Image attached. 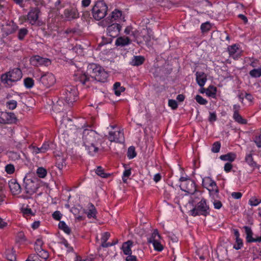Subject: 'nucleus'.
Masks as SVG:
<instances>
[{
    "instance_id": "f257e3e1",
    "label": "nucleus",
    "mask_w": 261,
    "mask_h": 261,
    "mask_svg": "<svg viewBox=\"0 0 261 261\" xmlns=\"http://www.w3.org/2000/svg\"><path fill=\"white\" fill-rule=\"evenodd\" d=\"M75 75L76 80L85 84L88 81L105 82L108 77V73L100 66L92 64L88 66L87 74L77 73Z\"/></svg>"
},
{
    "instance_id": "f03ea898",
    "label": "nucleus",
    "mask_w": 261,
    "mask_h": 261,
    "mask_svg": "<svg viewBox=\"0 0 261 261\" xmlns=\"http://www.w3.org/2000/svg\"><path fill=\"white\" fill-rule=\"evenodd\" d=\"M22 74L19 68H16L3 74L1 76V81L6 86L11 87L13 83L19 81Z\"/></svg>"
},
{
    "instance_id": "7ed1b4c3",
    "label": "nucleus",
    "mask_w": 261,
    "mask_h": 261,
    "mask_svg": "<svg viewBox=\"0 0 261 261\" xmlns=\"http://www.w3.org/2000/svg\"><path fill=\"white\" fill-rule=\"evenodd\" d=\"M108 6L103 1L97 2L92 9L93 18L96 20L103 18L107 12Z\"/></svg>"
},
{
    "instance_id": "20e7f679",
    "label": "nucleus",
    "mask_w": 261,
    "mask_h": 261,
    "mask_svg": "<svg viewBox=\"0 0 261 261\" xmlns=\"http://www.w3.org/2000/svg\"><path fill=\"white\" fill-rule=\"evenodd\" d=\"M23 185L26 193L30 195L35 193L39 188L37 179L33 178L28 175L25 176L23 179Z\"/></svg>"
},
{
    "instance_id": "39448f33",
    "label": "nucleus",
    "mask_w": 261,
    "mask_h": 261,
    "mask_svg": "<svg viewBox=\"0 0 261 261\" xmlns=\"http://www.w3.org/2000/svg\"><path fill=\"white\" fill-rule=\"evenodd\" d=\"M83 140L85 146L97 144L98 137L95 132L85 129L83 132Z\"/></svg>"
},
{
    "instance_id": "423d86ee",
    "label": "nucleus",
    "mask_w": 261,
    "mask_h": 261,
    "mask_svg": "<svg viewBox=\"0 0 261 261\" xmlns=\"http://www.w3.org/2000/svg\"><path fill=\"white\" fill-rule=\"evenodd\" d=\"M209 207L206 204V200L202 199L199 201L195 207L191 211V214L193 216L198 215L206 216L209 214Z\"/></svg>"
},
{
    "instance_id": "0eeeda50",
    "label": "nucleus",
    "mask_w": 261,
    "mask_h": 261,
    "mask_svg": "<svg viewBox=\"0 0 261 261\" xmlns=\"http://www.w3.org/2000/svg\"><path fill=\"white\" fill-rule=\"evenodd\" d=\"M202 186L209 191L211 196L218 195L219 189L216 183L210 177H205L202 179Z\"/></svg>"
},
{
    "instance_id": "6e6552de",
    "label": "nucleus",
    "mask_w": 261,
    "mask_h": 261,
    "mask_svg": "<svg viewBox=\"0 0 261 261\" xmlns=\"http://www.w3.org/2000/svg\"><path fill=\"white\" fill-rule=\"evenodd\" d=\"M76 96V89L74 87H68L64 94L63 99L67 105L70 106L75 101Z\"/></svg>"
},
{
    "instance_id": "1a4fd4ad",
    "label": "nucleus",
    "mask_w": 261,
    "mask_h": 261,
    "mask_svg": "<svg viewBox=\"0 0 261 261\" xmlns=\"http://www.w3.org/2000/svg\"><path fill=\"white\" fill-rule=\"evenodd\" d=\"M38 80L45 87L48 88L53 86L56 82L54 75L49 72L42 75Z\"/></svg>"
},
{
    "instance_id": "9d476101",
    "label": "nucleus",
    "mask_w": 261,
    "mask_h": 261,
    "mask_svg": "<svg viewBox=\"0 0 261 261\" xmlns=\"http://www.w3.org/2000/svg\"><path fill=\"white\" fill-rule=\"evenodd\" d=\"M161 238L157 230H154L152 233L151 236L148 239V242L152 243L154 249L158 251H161L163 249V247L161 245L159 240Z\"/></svg>"
},
{
    "instance_id": "9b49d317",
    "label": "nucleus",
    "mask_w": 261,
    "mask_h": 261,
    "mask_svg": "<svg viewBox=\"0 0 261 261\" xmlns=\"http://www.w3.org/2000/svg\"><path fill=\"white\" fill-rule=\"evenodd\" d=\"M108 139L111 142L116 143H123L124 141V135L121 130L109 132Z\"/></svg>"
},
{
    "instance_id": "f8f14e48",
    "label": "nucleus",
    "mask_w": 261,
    "mask_h": 261,
    "mask_svg": "<svg viewBox=\"0 0 261 261\" xmlns=\"http://www.w3.org/2000/svg\"><path fill=\"white\" fill-rule=\"evenodd\" d=\"M180 187L181 190L190 194H194L196 191L195 184L191 179H189L185 182L181 183Z\"/></svg>"
},
{
    "instance_id": "ddd939ff",
    "label": "nucleus",
    "mask_w": 261,
    "mask_h": 261,
    "mask_svg": "<svg viewBox=\"0 0 261 261\" xmlns=\"http://www.w3.org/2000/svg\"><path fill=\"white\" fill-rule=\"evenodd\" d=\"M40 13L38 8H33L31 9L27 15V20L32 25H35L38 20Z\"/></svg>"
},
{
    "instance_id": "4468645a",
    "label": "nucleus",
    "mask_w": 261,
    "mask_h": 261,
    "mask_svg": "<svg viewBox=\"0 0 261 261\" xmlns=\"http://www.w3.org/2000/svg\"><path fill=\"white\" fill-rule=\"evenodd\" d=\"M31 64L35 66L44 65L46 66L50 64V61L47 58H42L39 56H34L30 59Z\"/></svg>"
},
{
    "instance_id": "2eb2a0df",
    "label": "nucleus",
    "mask_w": 261,
    "mask_h": 261,
    "mask_svg": "<svg viewBox=\"0 0 261 261\" xmlns=\"http://www.w3.org/2000/svg\"><path fill=\"white\" fill-rule=\"evenodd\" d=\"M121 28L119 24L113 23L108 26L107 33L109 36L115 38L119 35Z\"/></svg>"
},
{
    "instance_id": "dca6fc26",
    "label": "nucleus",
    "mask_w": 261,
    "mask_h": 261,
    "mask_svg": "<svg viewBox=\"0 0 261 261\" xmlns=\"http://www.w3.org/2000/svg\"><path fill=\"white\" fill-rule=\"evenodd\" d=\"M64 17L67 20H70L79 17L77 10L74 8L66 9L64 11Z\"/></svg>"
},
{
    "instance_id": "f3484780",
    "label": "nucleus",
    "mask_w": 261,
    "mask_h": 261,
    "mask_svg": "<svg viewBox=\"0 0 261 261\" xmlns=\"http://www.w3.org/2000/svg\"><path fill=\"white\" fill-rule=\"evenodd\" d=\"M49 143L48 142H45L41 147H32V152L35 154L40 153H45L49 149Z\"/></svg>"
},
{
    "instance_id": "a211bd4d",
    "label": "nucleus",
    "mask_w": 261,
    "mask_h": 261,
    "mask_svg": "<svg viewBox=\"0 0 261 261\" xmlns=\"http://www.w3.org/2000/svg\"><path fill=\"white\" fill-rule=\"evenodd\" d=\"M130 43V39L128 37L125 36L119 37L115 41V44L117 46H124Z\"/></svg>"
},
{
    "instance_id": "6ab92c4d",
    "label": "nucleus",
    "mask_w": 261,
    "mask_h": 261,
    "mask_svg": "<svg viewBox=\"0 0 261 261\" xmlns=\"http://www.w3.org/2000/svg\"><path fill=\"white\" fill-rule=\"evenodd\" d=\"M10 190L13 195H17L20 193V186L16 182L11 181L9 182Z\"/></svg>"
},
{
    "instance_id": "aec40b11",
    "label": "nucleus",
    "mask_w": 261,
    "mask_h": 261,
    "mask_svg": "<svg viewBox=\"0 0 261 261\" xmlns=\"http://www.w3.org/2000/svg\"><path fill=\"white\" fill-rule=\"evenodd\" d=\"M196 75V81L200 87L203 86L206 81V77L205 74L202 72H197Z\"/></svg>"
},
{
    "instance_id": "412c9836",
    "label": "nucleus",
    "mask_w": 261,
    "mask_h": 261,
    "mask_svg": "<svg viewBox=\"0 0 261 261\" xmlns=\"http://www.w3.org/2000/svg\"><path fill=\"white\" fill-rule=\"evenodd\" d=\"M133 245V242L130 241H128L123 244L122 249L124 254L125 255L132 254L131 247Z\"/></svg>"
},
{
    "instance_id": "4be33fe9",
    "label": "nucleus",
    "mask_w": 261,
    "mask_h": 261,
    "mask_svg": "<svg viewBox=\"0 0 261 261\" xmlns=\"http://www.w3.org/2000/svg\"><path fill=\"white\" fill-rule=\"evenodd\" d=\"M244 228L246 234V240L248 242H255V238L252 237L253 232L250 227L244 226Z\"/></svg>"
},
{
    "instance_id": "5701e85b",
    "label": "nucleus",
    "mask_w": 261,
    "mask_h": 261,
    "mask_svg": "<svg viewBox=\"0 0 261 261\" xmlns=\"http://www.w3.org/2000/svg\"><path fill=\"white\" fill-rule=\"evenodd\" d=\"M110 234L108 232H106L102 234V236L101 237V241H102L101 246H102L103 247H108L109 246H111L116 244V243H115L114 244H110V243H108L106 242L110 238Z\"/></svg>"
},
{
    "instance_id": "b1692460",
    "label": "nucleus",
    "mask_w": 261,
    "mask_h": 261,
    "mask_svg": "<svg viewBox=\"0 0 261 261\" xmlns=\"http://www.w3.org/2000/svg\"><path fill=\"white\" fill-rule=\"evenodd\" d=\"M144 61V58L143 57L140 56H134L130 62V64L133 66H139L142 64Z\"/></svg>"
},
{
    "instance_id": "393cba45",
    "label": "nucleus",
    "mask_w": 261,
    "mask_h": 261,
    "mask_svg": "<svg viewBox=\"0 0 261 261\" xmlns=\"http://www.w3.org/2000/svg\"><path fill=\"white\" fill-rule=\"evenodd\" d=\"M238 50L239 48L236 44L228 47V51L229 56L232 57L233 59H236L239 57L238 55H235Z\"/></svg>"
},
{
    "instance_id": "a878e982",
    "label": "nucleus",
    "mask_w": 261,
    "mask_h": 261,
    "mask_svg": "<svg viewBox=\"0 0 261 261\" xmlns=\"http://www.w3.org/2000/svg\"><path fill=\"white\" fill-rule=\"evenodd\" d=\"M236 158V155L234 153H228L226 154L222 155L220 156V159L223 161H228L230 162L233 161Z\"/></svg>"
},
{
    "instance_id": "bb28decb",
    "label": "nucleus",
    "mask_w": 261,
    "mask_h": 261,
    "mask_svg": "<svg viewBox=\"0 0 261 261\" xmlns=\"http://www.w3.org/2000/svg\"><path fill=\"white\" fill-rule=\"evenodd\" d=\"M111 19L114 20H118L119 19H124V17H122V12L120 10H115L112 12Z\"/></svg>"
},
{
    "instance_id": "cd10ccee",
    "label": "nucleus",
    "mask_w": 261,
    "mask_h": 261,
    "mask_svg": "<svg viewBox=\"0 0 261 261\" xmlns=\"http://www.w3.org/2000/svg\"><path fill=\"white\" fill-rule=\"evenodd\" d=\"M56 165L60 170H62L63 168L66 165L65 159L62 156H59L56 159Z\"/></svg>"
},
{
    "instance_id": "c85d7f7f",
    "label": "nucleus",
    "mask_w": 261,
    "mask_h": 261,
    "mask_svg": "<svg viewBox=\"0 0 261 261\" xmlns=\"http://www.w3.org/2000/svg\"><path fill=\"white\" fill-rule=\"evenodd\" d=\"M113 89L115 91V94L117 96H119L121 92H123L125 88L121 87L120 83L119 82L115 83L113 86Z\"/></svg>"
},
{
    "instance_id": "c756f323",
    "label": "nucleus",
    "mask_w": 261,
    "mask_h": 261,
    "mask_svg": "<svg viewBox=\"0 0 261 261\" xmlns=\"http://www.w3.org/2000/svg\"><path fill=\"white\" fill-rule=\"evenodd\" d=\"M97 144L90 145L89 146H85L89 154L94 155L96 152H97L98 148L97 147Z\"/></svg>"
},
{
    "instance_id": "7c9ffc66",
    "label": "nucleus",
    "mask_w": 261,
    "mask_h": 261,
    "mask_svg": "<svg viewBox=\"0 0 261 261\" xmlns=\"http://www.w3.org/2000/svg\"><path fill=\"white\" fill-rule=\"evenodd\" d=\"M89 211L87 212V216L88 218H94L96 216V211L92 204H89Z\"/></svg>"
},
{
    "instance_id": "2f4dec72",
    "label": "nucleus",
    "mask_w": 261,
    "mask_h": 261,
    "mask_svg": "<svg viewBox=\"0 0 261 261\" xmlns=\"http://www.w3.org/2000/svg\"><path fill=\"white\" fill-rule=\"evenodd\" d=\"M59 227L60 229L63 230L67 234L70 233L71 230L70 228L64 221H60L59 222Z\"/></svg>"
},
{
    "instance_id": "473e14b6",
    "label": "nucleus",
    "mask_w": 261,
    "mask_h": 261,
    "mask_svg": "<svg viewBox=\"0 0 261 261\" xmlns=\"http://www.w3.org/2000/svg\"><path fill=\"white\" fill-rule=\"evenodd\" d=\"M233 118L236 122L240 124H246L247 123L246 120L243 119L239 113H233Z\"/></svg>"
},
{
    "instance_id": "72a5a7b5",
    "label": "nucleus",
    "mask_w": 261,
    "mask_h": 261,
    "mask_svg": "<svg viewBox=\"0 0 261 261\" xmlns=\"http://www.w3.org/2000/svg\"><path fill=\"white\" fill-rule=\"evenodd\" d=\"M249 74L253 77H259L261 76V66L257 69H253L250 71Z\"/></svg>"
},
{
    "instance_id": "f704fd0d",
    "label": "nucleus",
    "mask_w": 261,
    "mask_h": 261,
    "mask_svg": "<svg viewBox=\"0 0 261 261\" xmlns=\"http://www.w3.org/2000/svg\"><path fill=\"white\" fill-rule=\"evenodd\" d=\"M245 161L249 166L252 167L256 166V163L253 161L251 154L246 155L245 157Z\"/></svg>"
},
{
    "instance_id": "c9c22d12",
    "label": "nucleus",
    "mask_w": 261,
    "mask_h": 261,
    "mask_svg": "<svg viewBox=\"0 0 261 261\" xmlns=\"http://www.w3.org/2000/svg\"><path fill=\"white\" fill-rule=\"evenodd\" d=\"M95 173L98 176L103 178H106L109 175V174H108L104 172L103 169H102V168L100 166L97 167L95 170Z\"/></svg>"
},
{
    "instance_id": "e433bc0d",
    "label": "nucleus",
    "mask_w": 261,
    "mask_h": 261,
    "mask_svg": "<svg viewBox=\"0 0 261 261\" xmlns=\"http://www.w3.org/2000/svg\"><path fill=\"white\" fill-rule=\"evenodd\" d=\"M28 33V30L26 28H21L18 31V38L19 40H22L24 37Z\"/></svg>"
},
{
    "instance_id": "4c0bfd02",
    "label": "nucleus",
    "mask_w": 261,
    "mask_h": 261,
    "mask_svg": "<svg viewBox=\"0 0 261 261\" xmlns=\"http://www.w3.org/2000/svg\"><path fill=\"white\" fill-rule=\"evenodd\" d=\"M6 257L10 261H16V257L15 252L13 250H9L7 252Z\"/></svg>"
},
{
    "instance_id": "58836bf2",
    "label": "nucleus",
    "mask_w": 261,
    "mask_h": 261,
    "mask_svg": "<svg viewBox=\"0 0 261 261\" xmlns=\"http://www.w3.org/2000/svg\"><path fill=\"white\" fill-rule=\"evenodd\" d=\"M38 176L40 178H44L46 176L47 172L45 169L43 167H39L36 172Z\"/></svg>"
},
{
    "instance_id": "ea45409f",
    "label": "nucleus",
    "mask_w": 261,
    "mask_h": 261,
    "mask_svg": "<svg viewBox=\"0 0 261 261\" xmlns=\"http://www.w3.org/2000/svg\"><path fill=\"white\" fill-rule=\"evenodd\" d=\"M136 156V153L135 151V147L130 146L128 148L127 151V157L129 159H133Z\"/></svg>"
},
{
    "instance_id": "a19ab883",
    "label": "nucleus",
    "mask_w": 261,
    "mask_h": 261,
    "mask_svg": "<svg viewBox=\"0 0 261 261\" xmlns=\"http://www.w3.org/2000/svg\"><path fill=\"white\" fill-rule=\"evenodd\" d=\"M24 84L25 87L27 88H31L34 85V81L30 77H27L24 79Z\"/></svg>"
},
{
    "instance_id": "79ce46f5",
    "label": "nucleus",
    "mask_w": 261,
    "mask_h": 261,
    "mask_svg": "<svg viewBox=\"0 0 261 261\" xmlns=\"http://www.w3.org/2000/svg\"><path fill=\"white\" fill-rule=\"evenodd\" d=\"M62 103L63 102L62 100H58L56 104L54 105L53 109L57 112H60L63 109L62 108Z\"/></svg>"
},
{
    "instance_id": "37998d69",
    "label": "nucleus",
    "mask_w": 261,
    "mask_h": 261,
    "mask_svg": "<svg viewBox=\"0 0 261 261\" xmlns=\"http://www.w3.org/2000/svg\"><path fill=\"white\" fill-rule=\"evenodd\" d=\"M221 147V143L219 142H215L212 145L211 150L213 152L217 153L219 152Z\"/></svg>"
},
{
    "instance_id": "c03bdc74",
    "label": "nucleus",
    "mask_w": 261,
    "mask_h": 261,
    "mask_svg": "<svg viewBox=\"0 0 261 261\" xmlns=\"http://www.w3.org/2000/svg\"><path fill=\"white\" fill-rule=\"evenodd\" d=\"M236 244L233 246V248L236 250L240 249L243 246V241L240 238H235Z\"/></svg>"
},
{
    "instance_id": "a18cd8bd",
    "label": "nucleus",
    "mask_w": 261,
    "mask_h": 261,
    "mask_svg": "<svg viewBox=\"0 0 261 261\" xmlns=\"http://www.w3.org/2000/svg\"><path fill=\"white\" fill-rule=\"evenodd\" d=\"M36 252L37 253L39 256L43 259H46L48 257L49 255L48 252L42 249L38 251H37Z\"/></svg>"
},
{
    "instance_id": "49530a36",
    "label": "nucleus",
    "mask_w": 261,
    "mask_h": 261,
    "mask_svg": "<svg viewBox=\"0 0 261 261\" xmlns=\"http://www.w3.org/2000/svg\"><path fill=\"white\" fill-rule=\"evenodd\" d=\"M5 171L9 174L13 173L15 171L14 165L11 164L6 165L5 167Z\"/></svg>"
},
{
    "instance_id": "de8ad7c7",
    "label": "nucleus",
    "mask_w": 261,
    "mask_h": 261,
    "mask_svg": "<svg viewBox=\"0 0 261 261\" xmlns=\"http://www.w3.org/2000/svg\"><path fill=\"white\" fill-rule=\"evenodd\" d=\"M195 99L196 101L200 105H206L207 102V100L204 99L202 96L199 95L196 96Z\"/></svg>"
},
{
    "instance_id": "09e8293b",
    "label": "nucleus",
    "mask_w": 261,
    "mask_h": 261,
    "mask_svg": "<svg viewBox=\"0 0 261 261\" xmlns=\"http://www.w3.org/2000/svg\"><path fill=\"white\" fill-rule=\"evenodd\" d=\"M43 242L41 239H37L35 245V249L36 251H38L42 249Z\"/></svg>"
},
{
    "instance_id": "8fccbe9b",
    "label": "nucleus",
    "mask_w": 261,
    "mask_h": 261,
    "mask_svg": "<svg viewBox=\"0 0 261 261\" xmlns=\"http://www.w3.org/2000/svg\"><path fill=\"white\" fill-rule=\"evenodd\" d=\"M7 105L10 109L14 110L17 106V102L14 100H12L8 101L7 102Z\"/></svg>"
},
{
    "instance_id": "3c124183",
    "label": "nucleus",
    "mask_w": 261,
    "mask_h": 261,
    "mask_svg": "<svg viewBox=\"0 0 261 261\" xmlns=\"http://www.w3.org/2000/svg\"><path fill=\"white\" fill-rule=\"evenodd\" d=\"M211 24L209 22H207L204 23H202L201 25V29L202 32H206L210 30L211 29Z\"/></svg>"
},
{
    "instance_id": "603ef678",
    "label": "nucleus",
    "mask_w": 261,
    "mask_h": 261,
    "mask_svg": "<svg viewBox=\"0 0 261 261\" xmlns=\"http://www.w3.org/2000/svg\"><path fill=\"white\" fill-rule=\"evenodd\" d=\"M168 105L172 109H176L177 108V103L175 100L169 99L168 101Z\"/></svg>"
},
{
    "instance_id": "864d4df0",
    "label": "nucleus",
    "mask_w": 261,
    "mask_h": 261,
    "mask_svg": "<svg viewBox=\"0 0 261 261\" xmlns=\"http://www.w3.org/2000/svg\"><path fill=\"white\" fill-rule=\"evenodd\" d=\"M260 202H261V200H258L257 199L254 198V197L251 198L249 200V203L252 206H256Z\"/></svg>"
},
{
    "instance_id": "5fc2aeb1",
    "label": "nucleus",
    "mask_w": 261,
    "mask_h": 261,
    "mask_svg": "<svg viewBox=\"0 0 261 261\" xmlns=\"http://www.w3.org/2000/svg\"><path fill=\"white\" fill-rule=\"evenodd\" d=\"M8 27H11V29H8V33L11 34L15 32L17 29L18 27L14 24L13 22H12V25L10 23Z\"/></svg>"
},
{
    "instance_id": "6e6d98bb",
    "label": "nucleus",
    "mask_w": 261,
    "mask_h": 261,
    "mask_svg": "<svg viewBox=\"0 0 261 261\" xmlns=\"http://www.w3.org/2000/svg\"><path fill=\"white\" fill-rule=\"evenodd\" d=\"M213 204L214 207L216 209H220L222 206L221 202L218 200H214L213 201Z\"/></svg>"
},
{
    "instance_id": "4d7b16f0",
    "label": "nucleus",
    "mask_w": 261,
    "mask_h": 261,
    "mask_svg": "<svg viewBox=\"0 0 261 261\" xmlns=\"http://www.w3.org/2000/svg\"><path fill=\"white\" fill-rule=\"evenodd\" d=\"M67 248L68 252H72L73 251V249L72 247L70 246L69 244L68 243L66 240H63L62 243Z\"/></svg>"
},
{
    "instance_id": "13d9d810",
    "label": "nucleus",
    "mask_w": 261,
    "mask_h": 261,
    "mask_svg": "<svg viewBox=\"0 0 261 261\" xmlns=\"http://www.w3.org/2000/svg\"><path fill=\"white\" fill-rule=\"evenodd\" d=\"M217 119V116L215 112H210L208 120L210 122L215 121Z\"/></svg>"
},
{
    "instance_id": "bf43d9fd",
    "label": "nucleus",
    "mask_w": 261,
    "mask_h": 261,
    "mask_svg": "<svg viewBox=\"0 0 261 261\" xmlns=\"http://www.w3.org/2000/svg\"><path fill=\"white\" fill-rule=\"evenodd\" d=\"M62 216V214L59 211H56L53 214V217L57 220H59Z\"/></svg>"
},
{
    "instance_id": "052dcab7",
    "label": "nucleus",
    "mask_w": 261,
    "mask_h": 261,
    "mask_svg": "<svg viewBox=\"0 0 261 261\" xmlns=\"http://www.w3.org/2000/svg\"><path fill=\"white\" fill-rule=\"evenodd\" d=\"M242 194L240 192H232L231 193V196L234 199H239L241 198Z\"/></svg>"
},
{
    "instance_id": "680f3d73",
    "label": "nucleus",
    "mask_w": 261,
    "mask_h": 261,
    "mask_svg": "<svg viewBox=\"0 0 261 261\" xmlns=\"http://www.w3.org/2000/svg\"><path fill=\"white\" fill-rule=\"evenodd\" d=\"M232 165L229 163H227L225 164V166H224V170L226 172H229L231 169H232Z\"/></svg>"
},
{
    "instance_id": "e2e57ef3",
    "label": "nucleus",
    "mask_w": 261,
    "mask_h": 261,
    "mask_svg": "<svg viewBox=\"0 0 261 261\" xmlns=\"http://www.w3.org/2000/svg\"><path fill=\"white\" fill-rule=\"evenodd\" d=\"M255 143L258 147H261V135L255 138Z\"/></svg>"
},
{
    "instance_id": "0e129e2a",
    "label": "nucleus",
    "mask_w": 261,
    "mask_h": 261,
    "mask_svg": "<svg viewBox=\"0 0 261 261\" xmlns=\"http://www.w3.org/2000/svg\"><path fill=\"white\" fill-rule=\"evenodd\" d=\"M2 117H5L6 118H8V117H10L11 118H12V117L14 118V115L13 113H2Z\"/></svg>"
},
{
    "instance_id": "69168bd1",
    "label": "nucleus",
    "mask_w": 261,
    "mask_h": 261,
    "mask_svg": "<svg viewBox=\"0 0 261 261\" xmlns=\"http://www.w3.org/2000/svg\"><path fill=\"white\" fill-rule=\"evenodd\" d=\"M126 261H137V258L136 256L128 255L126 258Z\"/></svg>"
},
{
    "instance_id": "338daca9",
    "label": "nucleus",
    "mask_w": 261,
    "mask_h": 261,
    "mask_svg": "<svg viewBox=\"0 0 261 261\" xmlns=\"http://www.w3.org/2000/svg\"><path fill=\"white\" fill-rule=\"evenodd\" d=\"M22 212L24 214L26 215H32L33 214L31 208H25L22 210Z\"/></svg>"
},
{
    "instance_id": "774afa93",
    "label": "nucleus",
    "mask_w": 261,
    "mask_h": 261,
    "mask_svg": "<svg viewBox=\"0 0 261 261\" xmlns=\"http://www.w3.org/2000/svg\"><path fill=\"white\" fill-rule=\"evenodd\" d=\"M91 0H83L82 1V5L83 7H86L90 5Z\"/></svg>"
}]
</instances>
